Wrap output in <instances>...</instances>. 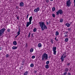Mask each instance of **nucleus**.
Returning a JSON list of instances; mask_svg holds the SVG:
<instances>
[{
	"mask_svg": "<svg viewBox=\"0 0 75 75\" xmlns=\"http://www.w3.org/2000/svg\"><path fill=\"white\" fill-rule=\"evenodd\" d=\"M39 24H40V26L42 31H44V30L47 29V27L45 25L44 22H39Z\"/></svg>",
	"mask_w": 75,
	"mask_h": 75,
	"instance_id": "obj_1",
	"label": "nucleus"
},
{
	"mask_svg": "<svg viewBox=\"0 0 75 75\" xmlns=\"http://www.w3.org/2000/svg\"><path fill=\"white\" fill-rule=\"evenodd\" d=\"M48 59V54H46V53H44L42 56V60L44 61L45 60H47Z\"/></svg>",
	"mask_w": 75,
	"mask_h": 75,
	"instance_id": "obj_2",
	"label": "nucleus"
},
{
	"mask_svg": "<svg viewBox=\"0 0 75 75\" xmlns=\"http://www.w3.org/2000/svg\"><path fill=\"white\" fill-rule=\"evenodd\" d=\"M57 15H59L60 14V15H62L63 14V11L61 9H59L56 12Z\"/></svg>",
	"mask_w": 75,
	"mask_h": 75,
	"instance_id": "obj_3",
	"label": "nucleus"
},
{
	"mask_svg": "<svg viewBox=\"0 0 75 75\" xmlns=\"http://www.w3.org/2000/svg\"><path fill=\"white\" fill-rule=\"evenodd\" d=\"M6 30V29H5V28H3L2 29L0 30V35H1V34H4V31Z\"/></svg>",
	"mask_w": 75,
	"mask_h": 75,
	"instance_id": "obj_4",
	"label": "nucleus"
},
{
	"mask_svg": "<svg viewBox=\"0 0 75 75\" xmlns=\"http://www.w3.org/2000/svg\"><path fill=\"white\" fill-rule=\"evenodd\" d=\"M71 1H67L66 3L67 6V7H70V6H71Z\"/></svg>",
	"mask_w": 75,
	"mask_h": 75,
	"instance_id": "obj_5",
	"label": "nucleus"
},
{
	"mask_svg": "<svg viewBox=\"0 0 75 75\" xmlns=\"http://www.w3.org/2000/svg\"><path fill=\"white\" fill-rule=\"evenodd\" d=\"M39 11H40V8L39 7L37 8L36 9H35L34 10V12L36 13H37Z\"/></svg>",
	"mask_w": 75,
	"mask_h": 75,
	"instance_id": "obj_6",
	"label": "nucleus"
},
{
	"mask_svg": "<svg viewBox=\"0 0 75 75\" xmlns=\"http://www.w3.org/2000/svg\"><path fill=\"white\" fill-rule=\"evenodd\" d=\"M19 5L21 7H23L24 6V3L21 2L19 4Z\"/></svg>",
	"mask_w": 75,
	"mask_h": 75,
	"instance_id": "obj_7",
	"label": "nucleus"
},
{
	"mask_svg": "<svg viewBox=\"0 0 75 75\" xmlns=\"http://www.w3.org/2000/svg\"><path fill=\"white\" fill-rule=\"evenodd\" d=\"M31 24V22H28L27 23V24H26V27H28L29 25L30 24Z\"/></svg>",
	"mask_w": 75,
	"mask_h": 75,
	"instance_id": "obj_8",
	"label": "nucleus"
},
{
	"mask_svg": "<svg viewBox=\"0 0 75 75\" xmlns=\"http://www.w3.org/2000/svg\"><path fill=\"white\" fill-rule=\"evenodd\" d=\"M64 53H63L62 55L61 56V57L60 58V59L62 62L63 59H64Z\"/></svg>",
	"mask_w": 75,
	"mask_h": 75,
	"instance_id": "obj_9",
	"label": "nucleus"
},
{
	"mask_svg": "<svg viewBox=\"0 0 75 75\" xmlns=\"http://www.w3.org/2000/svg\"><path fill=\"white\" fill-rule=\"evenodd\" d=\"M33 19V17L30 16L29 18V22L31 23V21H32V19Z\"/></svg>",
	"mask_w": 75,
	"mask_h": 75,
	"instance_id": "obj_10",
	"label": "nucleus"
},
{
	"mask_svg": "<svg viewBox=\"0 0 75 75\" xmlns=\"http://www.w3.org/2000/svg\"><path fill=\"white\" fill-rule=\"evenodd\" d=\"M65 25L67 27H70V24L69 23H67L65 24Z\"/></svg>",
	"mask_w": 75,
	"mask_h": 75,
	"instance_id": "obj_11",
	"label": "nucleus"
},
{
	"mask_svg": "<svg viewBox=\"0 0 75 75\" xmlns=\"http://www.w3.org/2000/svg\"><path fill=\"white\" fill-rule=\"evenodd\" d=\"M38 46L39 48H41V47L42 46V45H41V43H39L38 44Z\"/></svg>",
	"mask_w": 75,
	"mask_h": 75,
	"instance_id": "obj_12",
	"label": "nucleus"
},
{
	"mask_svg": "<svg viewBox=\"0 0 75 75\" xmlns=\"http://www.w3.org/2000/svg\"><path fill=\"white\" fill-rule=\"evenodd\" d=\"M13 44L14 45H17V42L16 41H14L13 42Z\"/></svg>",
	"mask_w": 75,
	"mask_h": 75,
	"instance_id": "obj_13",
	"label": "nucleus"
},
{
	"mask_svg": "<svg viewBox=\"0 0 75 75\" xmlns=\"http://www.w3.org/2000/svg\"><path fill=\"white\" fill-rule=\"evenodd\" d=\"M12 48L13 49V50H16L17 48V47L16 46H13Z\"/></svg>",
	"mask_w": 75,
	"mask_h": 75,
	"instance_id": "obj_14",
	"label": "nucleus"
},
{
	"mask_svg": "<svg viewBox=\"0 0 75 75\" xmlns=\"http://www.w3.org/2000/svg\"><path fill=\"white\" fill-rule=\"evenodd\" d=\"M56 50H57V47H53V51H56Z\"/></svg>",
	"mask_w": 75,
	"mask_h": 75,
	"instance_id": "obj_15",
	"label": "nucleus"
},
{
	"mask_svg": "<svg viewBox=\"0 0 75 75\" xmlns=\"http://www.w3.org/2000/svg\"><path fill=\"white\" fill-rule=\"evenodd\" d=\"M28 74V71H26L25 73H24V75H27V74Z\"/></svg>",
	"mask_w": 75,
	"mask_h": 75,
	"instance_id": "obj_16",
	"label": "nucleus"
},
{
	"mask_svg": "<svg viewBox=\"0 0 75 75\" xmlns=\"http://www.w3.org/2000/svg\"><path fill=\"white\" fill-rule=\"evenodd\" d=\"M45 67L46 69H48L49 68V65L48 64H47L45 65Z\"/></svg>",
	"mask_w": 75,
	"mask_h": 75,
	"instance_id": "obj_17",
	"label": "nucleus"
},
{
	"mask_svg": "<svg viewBox=\"0 0 75 75\" xmlns=\"http://www.w3.org/2000/svg\"><path fill=\"white\" fill-rule=\"evenodd\" d=\"M64 71H65V72H67L69 71V69H68V68H66L64 70Z\"/></svg>",
	"mask_w": 75,
	"mask_h": 75,
	"instance_id": "obj_18",
	"label": "nucleus"
},
{
	"mask_svg": "<svg viewBox=\"0 0 75 75\" xmlns=\"http://www.w3.org/2000/svg\"><path fill=\"white\" fill-rule=\"evenodd\" d=\"M68 38H65V39L64 40V41L65 42H67L68 41Z\"/></svg>",
	"mask_w": 75,
	"mask_h": 75,
	"instance_id": "obj_19",
	"label": "nucleus"
},
{
	"mask_svg": "<svg viewBox=\"0 0 75 75\" xmlns=\"http://www.w3.org/2000/svg\"><path fill=\"white\" fill-rule=\"evenodd\" d=\"M59 35V32H58V31H56V32L55 35L57 36V35Z\"/></svg>",
	"mask_w": 75,
	"mask_h": 75,
	"instance_id": "obj_20",
	"label": "nucleus"
},
{
	"mask_svg": "<svg viewBox=\"0 0 75 75\" xmlns=\"http://www.w3.org/2000/svg\"><path fill=\"white\" fill-rule=\"evenodd\" d=\"M33 32H36L37 31V28H34L33 30Z\"/></svg>",
	"mask_w": 75,
	"mask_h": 75,
	"instance_id": "obj_21",
	"label": "nucleus"
},
{
	"mask_svg": "<svg viewBox=\"0 0 75 75\" xmlns=\"http://www.w3.org/2000/svg\"><path fill=\"white\" fill-rule=\"evenodd\" d=\"M67 57V55H65L64 56V57H63V59H62V62H63V61H64V58H65V57Z\"/></svg>",
	"mask_w": 75,
	"mask_h": 75,
	"instance_id": "obj_22",
	"label": "nucleus"
},
{
	"mask_svg": "<svg viewBox=\"0 0 75 75\" xmlns=\"http://www.w3.org/2000/svg\"><path fill=\"white\" fill-rule=\"evenodd\" d=\"M33 51L34 49L33 48H31L30 50V52H33Z\"/></svg>",
	"mask_w": 75,
	"mask_h": 75,
	"instance_id": "obj_23",
	"label": "nucleus"
},
{
	"mask_svg": "<svg viewBox=\"0 0 75 75\" xmlns=\"http://www.w3.org/2000/svg\"><path fill=\"white\" fill-rule=\"evenodd\" d=\"M55 10V7H53L52 8V11L54 12Z\"/></svg>",
	"mask_w": 75,
	"mask_h": 75,
	"instance_id": "obj_24",
	"label": "nucleus"
},
{
	"mask_svg": "<svg viewBox=\"0 0 75 75\" xmlns=\"http://www.w3.org/2000/svg\"><path fill=\"white\" fill-rule=\"evenodd\" d=\"M63 21H64V20L62 19H61L60 20V23H62V22H63Z\"/></svg>",
	"mask_w": 75,
	"mask_h": 75,
	"instance_id": "obj_25",
	"label": "nucleus"
},
{
	"mask_svg": "<svg viewBox=\"0 0 75 75\" xmlns=\"http://www.w3.org/2000/svg\"><path fill=\"white\" fill-rule=\"evenodd\" d=\"M54 52L53 54H54V55H56V53L57 52V51H56V50L55 51H53Z\"/></svg>",
	"mask_w": 75,
	"mask_h": 75,
	"instance_id": "obj_26",
	"label": "nucleus"
},
{
	"mask_svg": "<svg viewBox=\"0 0 75 75\" xmlns=\"http://www.w3.org/2000/svg\"><path fill=\"white\" fill-rule=\"evenodd\" d=\"M30 35H31V32H30L29 33V35H28V38H30Z\"/></svg>",
	"mask_w": 75,
	"mask_h": 75,
	"instance_id": "obj_27",
	"label": "nucleus"
},
{
	"mask_svg": "<svg viewBox=\"0 0 75 75\" xmlns=\"http://www.w3.org/2000/svg\"><path fill=\"white\" fill-rule=\"evenodd\" d=\"M46 64H47V65H48V64H50V61H47Z\"/></svg>",
	"mask_w": 75,
	"mask_h": 75,
	"instance_id": "obj_28",
	"label": "nucleus"
},
{
	"mask_svg": "<svg viewBox=\"0 0 75 75\" xmlns=\"http://www.w3.org/2000/svg\"><path fill=\"white\" fill-rule=\"evenodd\" d=\"M30 67H34V64H31L30 65Z\"/></svg>",
	"mask_w": 75,
	"mask_h": 75,
	"instance_id": "obj_29",
	"label": "nucleus"
},
{
	"mask_svg": "<svg viewBox=\"0 0 75 75\" xmlns=\"http://www.w3.org/2000/svg\"><path fill=\"white\" fill-rule=\"evenodd\" d=\"M68 30L69 31H71V28H68Z\"/></svg>",
	"mask_w": 75,
	"mask_h": 75,
	"instance_id": "obj_30",
	"label": "nucleus"
},
{
	"mask_svg": "<svg viewBox=\"0 0 75 75\" xmlns=\"http://www.w3.org/2000/svg\"><path fill=\"white\" fill-rule=\"evenodd\" d=\"M7 30L8 32L9 33H10V29H8Z\"/></svg>",
	"mask_w": 75,
	"mask_h": 75,
	"instance_id": "obj_31",
	"label": "nucleus"
},
{
	"mask_svg": "<svg viewBox=\"0 0 75 75\" xmlns=\"http://www.w3.org/2000/svg\"><path fill=\"white\" fill-rule=\"evenodd\" d=\"M67 72L66 71H65V73H64L63 74L64 75H67Z\"/></svg>",
	"mask_w": 75,
	"mask_h": 75,
	"instance_id": "obj_32",
	"label": "nucleus"
},
{
	"mask_svg": "<svg viewBox=\"0 0 75 75\" xmlns=\"http://www.w3.org/2000/svg\"><path fill=\"white\" fill-rule=\"evenodd\" d=\"M9 57V55L8 54H7L6 55V58H8Z\"/></svg>",
	"mask_w": 75,
	"mask_h": 75,
	"instance_id": "obj_33",
	"label": "nucleus"
},
{
	"mask_svg": "<svg viewBox=\"0 0 75 75\" xmlns=\"http://www.w3.org/2000/svg\"><path fill=\"white\" fill-rule=\"evenodd\" d=\"M52 16L53 17H55V14L54 13L52 14Z\"/></svg>",
	"mask_w": 75,
	"mask_h": 75,
	"instance_id": "obj_34",
	"label": "nucleus"
},
{
	"mask_svg": "<svg viewBox=\"0 0 75 75\" xmlns=\"http://www.w3.org/2000/svg\"><path fill=\"white\" fill-rule=\"evenodd\" d=\"M17 34H18L20 35V31H18L17 33Z\"/></svg>",
	"mask_w": 75,
	"mask_h": 75,
	"instance_id": "obj_35",
	"label": "nucleus"
},
{
	"mask_svg": "<svg viewBox=\"0 0 75 75\" xmlns=\"http://www.w3.org/2000/svg\"><path fill=\"white\" fill-rule=\"evenodd\" d=\"M28 16H29V13H28V14L27 15V17H26L27 19H28Z\"/></svg>",
	"mask_w": 75,
	"mask_h": 75,
	"instance_id": "obj_36",
	"label": "nucleus"
},
{
	"mask_svg": "<svg viewBox=\"0 0 75 75\" xmlns=\"http://www.w3.org/2000/svg\"><path fill=\"white\" fill-rule=\"evenodd\" d=\"M32 58H33V59H34V58H35V56H32Z\"/></svg>",
	"mask_w": 75,
	"mask_h": 75,
	"instance_id": "obj_37",
	"label": "nucleus"
},
{
	"mask_svg": "<svg viewBox=\"0 0 75 75\" xmlns=\"http://www.w3.org/2000/svg\"><path fill=\"white\" fill-rule=\"evenodd\" d=\"M67 75H71V74L70 72H68L67 73Z\"/></svg>",
	"mask_w": 75,
	"mask_h": 75,
	"instance_id": "obj_38",
	"label": "nucleus"
},
{
	"mask_svg": "<svg viewBox=\"0 0 75 75\" xmlns=\"http://www.w3.org/2000/svg\"><path fill=\"white\" fill-rule=\"evenodd\" d=\"M68 37V35H66L64 36V37Z\"/></svg>",
	"mask_w": 75,
	"mask_h": 75,
	"instance_id": "obj_39",
	"label": "nucleus"
},
{
	"mask_svg": "<svg viewBox=\"0 0 75 75\" xmlns=\"http://www.w3.org/2000/svg\"><path fill=\"white\" fill-rule=\"evenodd\" d=\"M46 3H48V2H49V0H46Z\"/></svg>",
	"mask_w": 75,
	"mask_h": 75,
	"instance_id": "obj_40",
	"label": "nucleus"
},
{
	"mask_svg": "<svg viewBox=\"0 0 75 75\" xmlns=\"http://www.w3.org/2000/svg\"><path fill=\"white\" fill-rule=\"evenodd\" d=\"M51 42L52 44H53V40H51Z\"/></svg>",
	"mask_w": 75,
	"mask_h": 75,
	"instance_id": "obj_41",
	"label": "nucleus"
},
{
	"mask_svg": "<svg viewBox=\"0 0 75 75\" xmlns=\"http://www.w3.org/2000/svg\"><path fill=\"white\" fill-rule=\"evenodd\" d=\"M25 47H28V45L27 44V43H26L25 44Z\"/></svg>",
	"mask_w": 75,
	"mask_h": 75,
	"instance_id": "obj_42",
	"label": "nucleus"
},
{
	"mask_svg": "<svg viewBox=\"0 0 75 75\" xmlns=\"http://www.w3.org/2000/svg\"><path fill=\"white\" fill-rule=\"evenodd\" d=\"M65 33L66 34H68V32L66 31L65 33Z\"/></svg>",
	"mask_w": 75,
	"mask_h": 75,
	"instance_id": "obj_43",
	"label": "nucleus"
},
{
	"mask_svg": "<svg viewBox=\"0 0 75 75\" xmlns=\"http://www.w3.org/2000/svg\"><path fill=\"white\" fill-rule=\"evenodd\" d=\"M31 35L32 37H33V35H34V34L32 33V34Z\"/></svg>",
	"mask_w": 75,
	"mask_h": 75,
	"instance_id": "obj_44",
	"label": "nucleus"
},
{
	"mask_svg": "<svg viewBox=\"0 0 75 75\" xmlns=\"http://www.w3.org/2000/svg\"><path fill=\"white\" fill-rule=\"evenodd\" d=\"M34 74H36V73H37V71H34Z\"/></svg>",
	"mask_w": 75,
	"mask_h": 75,
	"instance_id": "obj_45",
	"label": "nucleus"
},
{
	"mask_svg": "<svg viewBox=\"0 0 75 75\" xmlns=\"http://www.w3.org/2000/svg\"><path fill=\"white\" fill-rule=\"evenodd\" d=\"M74 6L75 7V0H74Z\"/></svg>",
	"mask_w": 75,
	"mask_h": 75,
	"instance_id": "obj_46",
	"label": "nucleus"
},
{
	"mask_svg": "<svg viewBox=\"0 0 75 75\" xmlns=\"http://www.w3.org/2000/svg\"><path fill=\"white\" fill-rule=\"evenodd\" d=\"M17 19H18V20H19V18L18 16L17 17Z\"/></svg>",
	"mask_w": 75,
	"mask_h": 75,
	"instance_id": "obj_47",
	"label": "nucleus"
},
{
	"mask_svg": "<svg viewBox=\"0 0 75 75\" xmlns=\"http://www.w3.org/2000/svg\"><path fill=\"white\" fill-rule=\"evenodd\" d=\"M46 24H47V25H48V22H47Z\"/></svg>",
	"mask_w": 75,
	"mask_h": 75,
	"instance_id": "obj_48",
	"label": "nucleus"
},
{
	"mask_svg": "<svg viewBox=\"0 0 75 75\" xmlns=\"http://www.w3.org/2000/svg\"><path fill=\"white\" fill-rule=\"evenodd\" d=\"M67 65H70V64L69 63H68Z\"/></svg>",
	"mask_w": 75,
	"mask_h": 75,
	"instance_id": "obj_49",
	"label": "nucleus"
},
{
	"mask_svg": "<svg viewBox=\"0 0 75 75\" xmlns=\"http://www.w3.org/2000/svg\"><path fill=\"white\" fill-rule=\"evenodd\" d=\"M51 56H49V58H51Z\"/></svg>",
	"mask_w": 75,
	"mask_h": 75,
	"instance_id": "obj_50",
	"label": "nucleus"
},
{
	"mask_svg": "<svg viewBox=\"0 0 75 75\" xmlns=\"http://www.w3.org/2000/svg\"><path fill=\"white\" fill-rule=\"evenodd\" d=\"M19 31H20V28H19Z\"/></svg>",
	"mask_w": 75,
	"mask_h": 75,
	"instance_id": "obj_51",
	"label": "nucleus"
},
{
	"mask_svg": "<svg viewBox=\"0 0 75 75\" xmlns=\"http://www.w3.org/2000/svg\"><path fill=\"white\" fill-rule=\"evenodd\" d=\"M50 0L51 1H53V0Z\"/></svg>",
	"mask_w": 75,
	"mask_h": 75,
	"instance_id": "obj_52",
	"label": "nucleus"
},
{
	"mask_svg": "<svg viewBox=\"0 0 75 75\" xmlns=\"http://www.w3.org/2000/svg\"><path fill=\"white\" fill-rule=\"evenodd\" d=\"M55 40H57V38L56 37V38H55Z\"/></svg>",
	"mask_w": 75,
	"mask_h": 75,
	"instance_id": "obj_53",
	"label": "nucleus"
},
{
	"mask_svg": "<svg viewBox=\"0 0 75 75\" xmlns=\"http://www.w3.org/2000/svg\"><path fill=\"white\" fill-rule=\"evenodd\" d=\"M19 35L18 34L16 35V36L17 37V36H18Z\"/></svg>",
	"mask_w": 75,
	"mask_h": 75,
	"instance_id": "obj_54",
	"label": "nucleus"
},
{
	"mask_svg": "<svg viewBox=\"0 0 75 75\" xmlns=\"http://www.w3.org/2000/svg\"><path fill=\"white\" fill-rule=\"evenodd\" d=\"M69 1H71V0H68Z\"/></svg>",
	"mask_w": 75,
	"mask_h": 75,
	"instance_id": "obj_55",
	"label": "nucleus"
},
{
	"mask_svg": "<svg viewBox=\"0 0 75 75\" xmlns=\"http://www.w3.org/2000/svg\"><path fill=\"white\" fill-rule=\"evenodd\" d=\"M56 41H58V39L57 40H56Z\"/></svg>",
	"mask_w": 75,
	"mask_h": 75,
	"instance_id": "obj_56",
	"label": "nucleus"
},
{
	"mask_svg": "<svg viewBox=\"0 0 75 75\" xmlns=\"http://www.w3.org/2000/svg\"><path fill=\"white\" fill-rule=\"evenodd\" d=\"M17 36H16V37H15V38H17Z\"/></svg>",
	"mask_w": 75,
	"mask_h": 75,
	"instance_id": "obj_57",
	"label": "nucleus"
}]
</instances>
